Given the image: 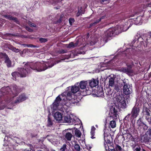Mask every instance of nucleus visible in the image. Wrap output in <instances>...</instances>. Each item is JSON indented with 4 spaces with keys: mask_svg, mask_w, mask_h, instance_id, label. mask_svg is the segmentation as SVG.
<instances>
[{
    "mask_svg": "<svg viewBox=\"0 0 151 151\" xmlns=\"http://www.w3.org/2000/svg\"><path fill=\"white\" fill-rule=\"evenodd\" d=\"M74 147L77 151H80V147L78 144L76 143L74 145Z\"/></svg>",
    "mask_w": 151,
    "mask_h": 151,
    "instance_id": "473e14b6",
    "label": "nucleus"
},
{
    "mask_svg": "<svg viewBox=\"0 0 151 151\" xmlns=\"http://www.w3.org/2000/svg\"><path fill=\"white\" fill-rule=\"evenodd\" d=\"M74 129H75V134L76 136L78 137H81V133L80 131L79 130L76 128L75 127L74 128Z\"/></svg>",
    "mask_w": 151,
    "mask_h": 151,
    "instance_id": "5701e85b",
    "label": "nucleus"
},
{
    "mask_svg": "<svg viewBox=\"0 0 151 151\" xmlns=\"http://www.w3.org/2000/svg\"><path fill=\"white\" fill-rule=\"evenodd\" d=\"M59 102L55 101L53 103L52 106L53 110H55L57 109V108L59 106Z\"/></svg>",
    "mask_w": 151,
    "mask_h": 151,
    "instance_id": "c756f323",
    "label": "nucleus"
},
{
    "mask_svg": "<svg viewBox=\"0 0 151 151\" xmlns=\"http://www.w3.org/2000/svg\"><path fill=\"white\" fill-rule=\"evenodd\" d=\"M25 65L32 69L36 70L38 72L44 71L48 68L46 64L40 62H37L35 63L27 62Z\"/></svg>",
    "mask_w": 151,
    "mask_h": 151,
    "instance_id": "7ed1b4c3",
    "label": "nucleus"
},
{
    "mask_svg": "<svg viewBox=\"0 0 151 151\" xmlns=\"http://www.w3.org/2000/svg\"><path fill=\"white\" fill-rule=\"evenodd\" d=\"M116 99L117 103L119 108H125L126 103L124 97L119 95L117 96Z\"/></svg>",
    "mask_w": 151,
    "mask_h": 151,
    "instance_id": "0eeeda50",
    "label": "nucleus"
},
{
    "mask_svg": "<svg viewBox=\"0 0 151 151\" xmlns=\"http://www.w3.org/2000/svg\"><path fill=\"white\" fill-rule=\"evenodd\" d=\"M67 50H61L59 52L60 53H64L67 52Z\"/></svg>",
    "mask_w": 151,
    "mask_h": 151,
    "instance_id": "8fccbe9b",
    "label": "nucleus"
},
{
    "mask_svg": "<svg viewBox=\"0 0 151 151\" xmlns=\"http://www.w3.org/2000/svg\"><path fill=\"white\" fill-rule=\"evenodd\" d=\"M1 55L4 56L5 59L9 58L8 55L5 53H1Z\"/></svg>",
    "mask_w": 151,
    "mask_h": 151,
    "instance_id": "de8ad7c7",
    "label": "nucleus"
},
{
    "mask_svg": "<svg viewBox=\"0 0 151 151\" xmlns=\"http://www.w3.org/2000/svg\"><path fill=\"white\" fill-rule=\"evenodd\" d=\"M95 132H91V138L92 139H94L95 138V137H94V136L95 134Z\"/></svg>",
    "mask_w": 151,
    "mask_h": 151,
    "instance_id": "49530a36",
    "label": "nucleus"
},
{
    "mask_svg": "<svg viewBox=\"0 0 151 151\" xmlns=\"http://www.w3.org/2000/svg\"><path fill=\"white\" fill-rule=\"evenodd\" d=\"M68 48H71L73 47L74 48V43L73 42H70L68 46Z\"/></svg>",
    "mask_w": 151,
    "mask_h": 151,
    "instance_id": "a19ab883",
    "label": "nucleus"
},
{
    "mask_svg": "<svg viewBox=\"0 0 151 151\" xmlns=\"http://www.w3.org/2000/svg\"><path fill=\"white\" fill-rule=\"evenodd\" d=\"M27 98V97L23 93L22 94L19 96V102H22L26 100Z\"/></svg>",
    "mask_w": 151,
    "mask_h": 151,
    "instance_id": "bb28decb",
    "label": "nucleus"
},
{
    "mask_svg": "<svg viewBox=\"0 0 151 151\" xmlns=\"http://www.w3.org/2000/svg\"><path fill=\"white\" fill-rule=\"evenodd\" d=\"M54 118L58 121H60L62 120V116L60 112H56L54 116Z\"/></svg>",
    "mask_w": 151,
    "mask_h": 151,
    "instance_id": "f3484780",
    "label": "nucleus"
},
{
    "mask_svg": "<svg viewBox=\"0 0 151 151\" xmlns=\"http://www.w3.org/2000/svg\"><path fill=\"white\" fill-rule=\"evenodd\" d=\"M136 146L137 145L135 144L132 145V147L133 149H134L135 148H136Z\"/></svg>",
    "mask_w": 151,
    "mask_h": 151,
    "instance_id": "13d9d810",
    "label": "nucleus"
},
{
    "mask_svg": "<svg viewBox=\"0 0 151 151\" xmlns=\"http://www.w3.org/2000/svg\"><path fill=\"white\" fill-rule=\"evenodd\" d=\"M22 45L24 46V47L27 46L28 47H32V44H22Z\"/></svg>",
    "mask_w": 151,
    "mask_h": 151,
    "instance_id": "603ef678",
    "label": "nucleus"
},
{
    "mask_svg": "<svg viewBox=\"0 0 151 151\" xmlns=\"http://www.w3.org/2000/svg\"><path fill=\"white\" fill-rule=\"evenodd\" d=\"M139 112V108L135 106L132 109L131 114H129L125 117V118L127 119L129 116L131 115V119H133L138 116Z\"/></svg>",
    "mask_w": 151,
    "mask_h": 151,
    "instance_id": "39448f33",
    "label": "nucleus"
},
{
    "mask_svg": "<svg viewBox=\"0 0 151 151\" xmlns=\"http://www.w3.org/2000/svg\"><path fill=\"white\" fill-rule=\"evenodd\" d=\"M122 26H117L114 28H110L108 29L101 36V43H102L103 45L107 42L109 38L114 36V33H121L122 31H124L127 30H124L121 28Z\"/></svg>",
    "mask_w": 151,
    "mask_h": 151,
    "instance_id": "f03ea898",
    "label": "nucleus"
},
{
    "mask_svg": "<svg viewBox=\"0 0 151 151\" xmlns=\"http://www.w3.org/2000/svg\"><path fill=\"white\" fill-rule=\"evenodd\" d=\"M74 96V95L73 94H72L71 93H68L67 94V99L70 100V101H72V103L73 104H75V103H76V101H75L74 102H72L73 100V99L72 98V97L73 96Z\"/></svg>",
    "mask_w": 151,
    "mask_h": 151,
    "instance_id": "aec40b11",
    "label": "nucleus"
},
{
    "mask_svg": "<svg viewBox=\"0 0 151 151\" xmlns=\"http://www.w3.org/2000/svg\"><path fill=\"white\" fill-rule=\"evenodd\" d=\"M4 62L5 63H6V66L8 68H10L11 67L12 62L9 58L6 59Z\"/></svg>",
    "mask_w": 151,
    "mask_h": 151,
    "instance_id": "412c9836",
    "label": "nucleus"
},
{
    "mask_svg": "<svg viewBox=\"0 0 151 151\" xmlns=\"http://www.w3.org/2000/svg\"><path fill=\"white\" fill-rule=\"evenodd\" d=\"M105 17H106V16L104 15L103 16L101 17L99 19H101V21L102 19H104Z\"/></svg>",
    "mask_w": 151,
    "mask_h": 151,
    "instance_id": "bf43d9fd",
    "label": "nucleus"
},
{
    "mask_svg": "<svg viewBox=\"0 0 151 151\" xmlns=\"http://www.w3.org/2000/svg\"><path fill=\"white\" fill-rule=\"evenodd\" d=\"M141 148L139 146H137L134 150V151H141Z\"/></svg>",
    "mask_w": 151,
    "mask_h": 151,
    "instance_id": "a18cd8bd",
    "label": "nucleus"
},
{
    "mask_svg": "<svg viewBox=\"0 0 151 151\" xmlns=\"http://www.w3.org/2000/svg\"><path fill=\"white\" fill-rule=\"evenodd\" d=\"M97 93V96L101 97H103L104 96V92L102 88L98 91Z\"/></svg>",
    "mask_w": 151,
    "mask_h": 151,
    "instance_id": "393cba45",
    "label": "nucleus"
},
{
    "mask_svg": "<svg viewBox=\"0 0 151 151\" xmlns=\"http://www.w3.org/2000/svg\"><path fill=\"white\" fill-rule=\"evenodd\" d=\"M28 24L31 27H36V25L35 24H34L33 23H32L30 21H28Z\"/></svg>",
    "mask_w": 151,
    "mask_h": 151,
    "instance_id": "4c0bfd02",
    "label": "nucleus"
},
{
    "mask_svg": "<svg viewBox=\"0 0 151 151\" xmlns=\"http://www.w3.org/2000/svg\"><path fill=\"white\" fill-rule=\"evenodd\" d=\"M1 93L3 95H8L7 96L8 97L7 100L8 102H10L12 101L13 104H15L19 102V97H16L18 96V92L16 89L12 90L9 86L2 87L0 89Z\"/></svg>",
    "mask_w": 151,
    "mask_h": 151,
    "instance_id": "f257e3e1",
    "label": "nucleus"
},
{
    "mask_svg": "<svg viewBox=\"0 0 151 151\" xmlns=\"http://www.w3.org/2000/svg\"><path fill=\"white\" fill-rule=\"evenodd\" d=\"M25 29H26L27 30H28L29 32H32L33 30L32 29H31L29 27L27 26L25 27Z\"/></svg>",
    "mask_w": 151,
    "mask_h": 151,
    "instance_id": "09e8293b",
    "label": "nucleus"
},
{
    "mask_svg": "<svg viewBox=\"0 0 151 151\" xmlns=\"http://www.w3.org/2000/svg\"><path fill=\"white\" fill-rule=\"evenodd\" d=\"M12 75L13 77V79L14 80H16V78L19 76V72H14L12 73Z\"/></svg>",
    "mask_w": 151,
    "mask_h": 151,
    "instance_id": "cd10ccee",
    "label": "nucleus"
},
{
    "mask_svg": "<svg viewBox=\"0 0 151 151\" xmlns=\"http://www.w3.org/2000/svg\"><path fill=\"white\" fill-rule=\"evenodd\" d=\"M73 136L72 134L70 132L67 133L65 135V137L68 141H70Z\"/></svg>",
    "mask_w": 151,
    "mask_h": 151,
    "instance_id": "a878e982",
    "label": "nucleus"
},
{
    "mask_svg": "<svg viewBox=\"0 0 151 151\" xmlns=\"http://www.w3.org/2000/svg\"><path fill=\"white\" fill-rule=\"evenodd\" d=\"M62 99H61L59 96H58L56 98L55 100V101L60 103V102L61 101Z\"/></svg>",
    "mask_w": 151,
    "mask_h": 151,
    "instance_id": "c03bdc74",
    "label": "nucleus"
},
{
    "mask_svg": "<svg viewBox=\"0 0 151 151\" xmlns=\"http://www.w3.org/2000/svg\"><path fill=\"white\" fill-rule=\"evenodd\" d=\"M148 105L147 103H145L144 104V108L143 111L144 113V115H145V116H150V110L147 107V106Z\"/></svg>",
    "mask_w": 151,
    "mask_h": 151,
    "instance_id": "f8f14e48",
    "label": "nucleus"
},
{
    "mask_svg": "<svg viewBox=\"0 0 151 151\" xmlns=\"http://www.w3.org/2000/svg\"><path fill=\"white\" fill-rule=\"evenodd\" d=\"M39 40L41 43L45 42L47 41V39L46 38H40Z\"/></svg>",
    "mask_w": 151,
    "mask_h": 151,
    "instance_id": "58836bf2",
    "label": "nucleus"
},
{
    "mask_svg": "<svg viewBox=\"0 0 151 151\" xmlns=\"http://www.w3.org/2000/svg\"><path fill=\"white\" fill-rule=\"evenodd\" d=\"M133 65H134V64L133 63H132V65H127V66L128 67L127 68H130L131 69V68H132Z\"/></svg>",
    "mask_w": 151,
    "mask_h": 151,
    "instance_id": "864d4df0",
    "label": "nucleus"
},
{
    "mask_svg": "<svg viewBox=\"0 0 151 151\" xmlns=\"http://www.w3.org/2000/svg\"><path fill=\"white\" fill-rule=\"evenodd\" d=\"M114 89L117 91H118L120 90V87L117 85H115Z\"/></svg>",
    "mask_w": 151,
    "mask_h": 151,
    "instance_id": "37998d69",
    "label": "nucleus"
},
{
    "mask_svg": "<svg viewBox=\"0 0 151 151\" xmlns=\"http://www.w3.org/2000/svg\"><path fill=\"white\" fill-rule=\"evenodd\" d=\"M75 21V20L73 18H70L69 19V23L70 25H72V23L74 22Z\"/></svg>",
    "mask_w": 151,
    "mask_h": 151,
    "instance_id": "79ce46f5",
    "label": "nucleus"
},
{
    "mask_svg": "<svg viewBox=\"0 0 151 151\" xmlns=\"http://www.w3.org/2000/svg\"><path fill=\"white\" fill-rule=\"evenodd\" d=\"M122 85L123 86V91L126 95L130 94L132 92L131 86L129 84L128 81L125 79L122 80Z\"/></svg>",
    "mask_w": 151,
    "mask_h": 151,
    "instance_id": "20e7f679",
    "label": "nucleus"
},
{
    "mask_svg": "<svg viewBox=\"0 0 151 151\" xmlns=\"http://www.w3.org/2000/svg\"><path fill=\"white\" fill-rule=\"evenodd\" d=\"M54 65V64H53V65H49L48 66V67L51 68V67H52V66H53Z\"/></svg>",
    "mask_w": 151,
    "mask_h": 151,
    "instance_id": "774afa93",
    "label": "nucleus"
},
{
    "mask_svg": "<svg viewBox=\"0 0 151 151\" xmlns=\"http://www.w3.org/2000/svg\"><path fill=\"white\" fill-rule=\"evenodd\" d=\"M67 145L65 144L63 145L62 146L60 149V151H65L67 149Z\"/></svg>",
    "mask_w": 151,
    "mask_h": 151,
    "instance_id": "f704fd0d",
    "label": "nucleus"
},
{
    "mask_svg": "<svg viewBox=\"0 0 151 151\" xmlns=\"http://www.w3.org/2000/svg\"><path fill=\"white\" fill-rule=\"evenodd\" d=\"M117 111L115 107H112L110 108V112L109 113L110 117L113 118L114 119H116L117 115Z\"/></svg>",
    "mask_w": 151,
    "mask_h": 151,
    "instance_id": "9b49d317",
    "label": "nucleus"
},
{
    "mask_svg": "<svg viewBox=\"0 0 151 151\" xmlns=\"http://www.w3.org/2000/svg\"><path fill=\"white\" fill-rule=\"evenodd\" d=\"M28 73V70L23 68L21 69L20 70V73H19V75L21 77H25Z\"/></svg>",
    "mask_w": 151,
    "mask_h": 151,
    "instance_id": "6ab92c4d",
    "label": "nucleus"
},
{
    "mask_svg": "<svg viewBox=\"0 0 151 151\" xmlns=\"http://www.w3.org/2000/svg\"><path fill=\"white\" fill-rule=\"evenodd\" d=\"M50 114L48 116V120H47V125L48 126H50L52 125L53 123L50 118Z\"/></svg>",
    "mask_w": 151,
    "mask_h": 151,
    "instance_id": "7c9ffc66",
    "label": "nucleus"
},
{
    "mask_svg": "<svg viewBox=\"0 0 151 151\" xmlns=\"http://www.w3.org/2000/svg\"><path fill=\"white\" fill-rule=\"evenodd\" d=\"M110 134L108 133L107 132H104V138L105 141H106V140H109L108 137H110Z\"/></svg>",
    "mask_w": 151,
    "mask_h": 151,
    "instance_id": "c85d7f7f",
    "label": "nucleus"
},
{
    "mask_svg": "<svg viewBox=\"0 0 151 151\" xmlns=\"http://www.w3.org/2000/svg\"><path fill=\"white\" fill-rule=\"evenodd\" d=\"M88 83L87 81H81L79 83V86L81 89H84L86 88Z\"/></svg>",
    "mask_w": 151,
    "mask_h": 151,
    "instance_id": "a211bd4d",
    "label": "nucleus"
},
{
    "mask_svg": "<svg viewBox=\"0 0 151 151\" xmlns=\"http://www.w3.org/2000/svg\"><path fill=\"white\" fill-rule=\"evenodd\" d=\"M61 21H62V19H61V18H60L59 19L58 21L57 22L59 23H60L61 22Z\"/></svg>",
    "mask_w": 151,
    "mask_h": 151,
    "instance_id": "052dcab7",
    "label": "nucleus"
},
{
    "mask_svg": "<svg viewBox=\"0 0 151 151\" xmlns=\"http://www.w3.org/2000/svg\"><path fill=\"white\" fill-rule=\"evenodd\" d=\"M143 138V137L142 138ZM143 141L145 142L151 141V128H149L143 137Z\"/></svg>",
    "mask_w": 151,
    "mask_h": 151,
    "instance_id": "1a4fd4ad",
    "label": "nucleus"
},
{
    "mask_svg": "<svg viewBox=\"0 0 151 151\" xmlns=\"http://www.w3.org/2000/svg\"><path fill=\"white\" fill-rule=\"evenodd\" d=\"M114 78L113 77H110L109 78V86L113 87L114 86Z\"/></svg>",
    "mask_w": 151,
    "mask_h": 151,
    "instance_id": "b1692460",
    "label": "nucleus"
},
{
    "mask_svg": "<svg viewBox=\"0 0 151 151\" xmlns=\"http://www.w3.org/2000/svg\"><path fill=\"white\" fill-rule=\"evenodd\" d=\"M110 125L112 128H114L116 127V123L114 121H111L110 122Z\"/></svg>",
    "mask_w": 151,
    "mask_h": 151,
    "instance_id": "2f4dec72",
    "label": "nucleus"
},
{
    "mask_svg": "<svg viewBox=\"0 0 151 151\" xmlns=\"http://www.w3.org/2000/svg\"><path fill=\"white\" fill-rule=\"evenodd\" d=\"M83 13L82 12V10L81 7L78 10V12L77 14L78 16H79L80 14H82Z\"/></svg>",
    "mask_w": 151,
    "mask_h": 151,
    "instance_id": "ea45409f",
    "label": "nucleus"
},
{
    "mask_svg": "<svg viewBox=\"0 0 151 151\" xmlns=\"http://www.w3.org/2000/svg\"><path fill=\"white\" fill-rule=\"evenodd\" d=\"M150 118V117L149 116H145V118H146V120L147 119Z\"/></svg>",
    "mask_w": 151,
    "mask_h": 151,
    "instance_id": "e2e57ef3",
    "label": "nucleus"
},
{
    "mask_svg": "<svg viewBox=\"0 0 151 151\" xmlns=\"http://www.w3.org/2000/svg\"><path fill=\"white\" fill-rule=\"evenodd\" d=\"M147 120L148 121L150 124L151 122V119L150 118L147 119Z\"/></svg>",
    "mask_w": 151,
    "mask_h": 151,
    "instance_id": "4d7b16f0",
    "label": "nucleus"
},
{
    "mask_svg": "<svg viewBox=\"0 0 151 151\" xmlns=\"http://www.w3.org/2000/svg\"><path fill=\"white\" fill-rule=\"evenodd\" d=\"M78 42L77 41L74 44V47H77V46L78 45Z\"/></svg>",
    "mask_w": 151,
    "mask_h": 151,
    "instance_id": "5fc2aeb1",
    "label": "nucleus"
},
{
    "mask_svg": "<svg viewBox=\"0 0 151 151\" xmlns=\"http://www.w3.org/2000/svg\"><path fill=\"white\" fill-rule=\"evenodd\" d=\"M14 142H15L17 144H18V142H17V140L14 139Z\"/></svg>",
    "mask_w": 151,
    "mask_h": 151,
    "instance_id": "0e129e2a",
    "label": "nucleus"
},
{
    "mask_svg": "<svg viewBox=\"0 0 151 151\" xmlns=\"http://www.w3.org/2000/svg\"><path fill=\"white\" fill-rule=\"evenodd\" d=\"M96 129L95 128L94 126H92L91 127V132H95V131Z\"/></svg>",
    "mask_w": 151,
    "mask_h": 151,
    "instance_id": "6e6d98bb",
    "label": "nucleus"
},
{
    "mask_svg": "<svg viewBox=\"0 0 151 151\" xmlns=\"http://www.w3.org/2000/svg\"><path fill=\"white\" fill-rule=\"evenodd\" d=\"M116 99L117 103L119 108H125L126 103L124 97L119 95L117 96Z\"/></svg>",
    "mask_w": 151,
    "mask_h": 151,
    "instance_id": "423d86ee",
    "label": "nucleus"
},
{
    "mask_svg": "<svg viewBox=\"0 0 151 151\" xmlns=\"http://www.w3.org/2000/svg\"><path fill=\"white\" fill-rule=\"evenodd\" d=\"M108 1V0H101V3H102L103 2H104L105 1Z\"/></svg>",
    "mask_w": 151,
    "mask_h": 151,
    "instance_id": "680f3d73",
    "label": "nucleus"
},
{
    "mask_svg": "<svg viewBox=\"0 0 151 151\" xmlns=\"http://www.w3.org/2000/svg\"><path fill=\"white\" fill-rule=\"evenodd\" d=\"M115 149L117 151H122V147L118 145H116Z\"/></svg>",
    "mask_w": 151,
    "mask_h": 151,
    "instance_id": "e433bc0d",
    "label": "nucleus"
},
{
    "mask_svg": "<svg viewBox=\"0 0 151 151\" xmlns=\"http://www.w3.org/2000/svg\"><path fill=\"white\" fill-rule=\"evenodd\" d=\"M137 125L139 126L138 129H140L142 128L143 129V131L146 130L148 128V127L145 124L141 121V119H139L137 122Z\"/></svg>",
    "mask_w": 151,
    "mask_h": 151,
    "instance_id": "9d476101",
    "label": "nucleus"
},
{
    "mask_svg": "<svg viewBox=\"0 0 151 151\" xmlns=\"http://www.w3.org/2000/svg\"><path fill=\"white\" fill-rule=\"evenodd\" d=\"M101 21V19H99L98 20H97L96 21L92 23H91L90 24L89 27H91L94 26L97 24L99 23V22Z\"/></svg>",
    "mask_w": 151,
    "mask_h": 151,
    "instance_id": "72a5a7b5",
    "label": "nucleus"
},
{
    "mask_svg": "<svg viewBox=\"0 0 151 151\" xmlns=\"http://www.w3.org/2000/svg\"><path fill=\"white\" fill-rule=\"evenodd\" d=\"M62 0H58L56 1V0H54V2H52V4L53 5H55V4H57L58 2V1H62Z\"/></svg>",
    "mask_w": 151,
    "mask_h": 151,
    "instance_id": "3c124183",
    "label": "nucleus"
},
{
    "mask_svg": "<svg viewBox=\"0 0 151 151\" xmlns=\"http://www.w3.org/2000/svg\"><path fill=\"white\" fill-rule=\"evenodd\" d=\"M120 71L129 74L133 72L132 70L130 68H122L120 69Z\"/></svg>",
    "mask_w": 151,
    "mask_h": 151,
    "instance_id": "dca6fc26",
    "label": "nucleus"
},
{
    "mask_svg": "<svg viewBox=\"0 0 151 151\" xmlns=\"http://www.w3.org/2000/svg\"><path fill=\"white\" fill-rule=\"evenodd\" d=\"M148 34L149 36H150V37H151V32H148Z\"/></svg>",
    "mask_w": 151,
    "mask_h": 151,
    "instance_id": "69168bd1",
    "label": "nucleus"
},
{
    "mask_svg": "<svg viewBox=\"0 0 151 151\" xmlns=\"http://www.w3.org/2000/svg\"><path fill=\"white\" fill-rule=\"evenodd\" d=\"M90 86L91 87H93L96 86L99 83V81L93 79L88 81Z\"/></svg>",
    "mask_w": 151,
    "mask_h": 151,
    "instance_id": "4468645a",
    "label": "nucleus"
},
{
    "mask_svg": "<svg viewBox=\"0 0 151 151\" xmlns=\"http://www.w3.org/2000/svg\"><path fill=\"white\" fill-rule=\"evenodd\" d=\"M64 120L65 122L70 124L73 123V119L71 118L69 115H67L64 117Z\"/></svg>",
    "mask_w": 151,
    "mask_h": 151,
    "instance_id": "2eb2a0df",
    "label": "nucleus"
},
{
    "mask_svg": "<svg viewBox=\"0 0 151 151\" xmlns=\"http://www.w3.org/2000/svg\"><path fill=\"white\" fill-rule=\"evenodd\" d=\"M106 93L108 95H110L112 93L111 90L110 88H107L106 91Z\"/></svg>",
    "mask_w": 151,
    "mask_h": 151,
    "instance_id": "c9c22d12",
    "label": "nucleus"
},
{
    "mask_svg": "<svg viewBox=\"0 0 151 151\" xmlns=\"http://www.w3.org/2000/svg\"><path fill=\"white\" fill-rule=\"evenodd\" d=\"M16 49V50H14V51L15 52H19V51H18V49H17H17Z\"/></svg>",
    "mask_w": 151,
    "mask_h": 151,
    "instance_id": "338daca9",
    "label": "nucleus"
},
{
    "mask_svg": "<svg viewBox=\"0 0 151 151\" xmlns=\"http://www.w3.org/2000/svg\"><path fill=\"white\" fill-rule=\"evenodd\" d=\"M2 16L4 17L5 18L7 19L13 21L14 22L17 23V24H19V23H17V22H18L17 19L16 17H14L12 16L8 15H3Z\"/></svg>",
    "mask_w": 151,
    "mask_h": 151,
    "instance_id": "ddd939ff",
    "label": "nucleus"
},
{
    "mask_svg": "<svg viewBox=\"0 0 151 151\" xmlns=\"http://www.w3.org/2000/svg\"><path fill=\"white\" fill-rule=\"evenodd\" d=\"M116 99L117 103L119 108H125L126 103L124 97L119 95L117 96Z\"/></svg>",
    "mask_w": 151,
    "mask_h": 151,
    "instance_id": "6e6552de",
    "label": "nucleus"
},
{
    "mask_svg": "<svg viewBox=\"0 0 151 151\" xmlns=\"http://www.w3.org/2000/svg\"><path fill=\"white\" fill-rule=\"evenodd\" d=\"M79 90V88L78 86H74L71 88V91L72 93H76L78 92Z\"/></svg>",
    "mask_w": 151,
    "mask_h": 151,
    "instance_id": "4be33fe9",
    "label": "nucleus"
}]
</instances>
